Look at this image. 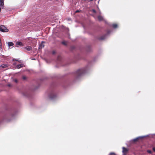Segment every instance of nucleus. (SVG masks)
Returning <instances> with one entry per match:
<instances>
[{
	"label": "nucleus",
	"instance_id": "25",
	"mask_svg": "<svg viewBox=\"0 0 155 155\" xmlns=\"http://www.w3.org/2000/svg\"><path fill=\"white\" fill-rule=\"evenodd\" d=\"M153 151H154V152H155V147H153Z\"/></svg>",
	"mask_w": 155,
	"mask_h": 155
},
{
	"label": "nucleus",
	"instance_id": "4",
	"mask_svg": "<svg viewBox=\"0 0 155 155\" xmlns=\"http://www.w3.org/2000/svg\"><path fill=\"white\" fill-rule=\"evenodd\" d=\"M123 153L124 155H126L127 152L128 151V150L125 147H123Z\"/></svg>",
	"mask_w": 155,
	"mask_h": 155
},
{
	"label": "nucleus",
	"instance_id": "24",
	"mask_svg": "<svg viewBox=\"0 0 155 155\" xmlns=\"http://www.w3.org/2000/svg\"><path fill=\"white\" fill-rule=\"evenodd\" d=\"M55 52L54 51H52V54H55Z\"/></svg>",
	"mask_w": 155,
	"mask_h": 155
},
{
	"label": "nucleus",
	"instance_id": "21",
	"mask_svg": "<svg viewBox=\"0 0 155 155\" xmlns=\"http://www.w3.org/2000/svg\"><path fill=\"white\" fill-rule=\"evenodd\" d=\"M13 61H18V60L17 59H13Z\"/></svg>",
	"mask_w": 155,
	"mask_h": 155
},
{
	"label": "nucleus",
	"instance_id": "7",
	"mask_svg": "<svg viewBox=\"0 0 155 155\" xmlns=\"http://www.w3.org/2000/svg\"><path fill=\"white\" fill-rule=\"evenodd\" d=\"M25 49L27 51H29L32 49V48L31 46H27L25 48Z\"/></svg>",
	"mask_w": 155,
	"mask_h": 155
},
{
	"label": "nucleus",
	"instance_id": "6",
	"mask_svg": "<svg viewBox=\"0 0 155 155\" xmlns=\"http://www.w3.org/2000/svg\"><path fill=\"white\" fill-rule=\"evenodd\" d=\"M43 42L42 41L41 43L39 45L38 48L39 49H41L44 47V45L43 44Z\"/></svg>",
	"mask_w": 155,
	"mask_h": 155
},
{
	"label": "nucleus",
	"instance_id": "30",
	"mask_svg": "<svg viewBox=\"0 0 155 155\" xmlns=\"http://www.w3.org/2000/svg\"><path fill=\"white\" fill-rule=\"evenodd\" d=\"M8 85L9 86H10V84H8Z\"/></svg>",
	"mask_w": 155,
	"mask_h": 155
},
{
	"label": "nucleus",
	"instance_id": "26",
	"mask_svg": "<svg viewBox=\"0 0 155 155\" xmlns=\"http://www.w3.org/2000/svg\"><path fill=\"white\" fill-rule=\"evenodd\" d=\"M79 12V10H77L75 11L76 13L78 12Z\"/></svg>",
	"mask_w": 155,
	"mask_h": 155
},
{
	"label": "nucleus",
	"instance_id": "28",
	"mask_svg": "<svg viewBox=\"0 0 155 155\" xmlns=\"http://www.w3.org/2000/svg\"><path fill=\"white\" fill-rule=\"evenodd\" d=\"M1 7H0V12H1Z\"/></svg>",
	"mask_w": 155,
	"mask_h": 155
},
{
	"label": "nucleus",
	"instance_id": "15",
	"mask_svg": "<svg viewBox=\"0 0 155 155\" xmlns=\"http://www.w3.org/2000/svg\"><path fill=\"white\" fill-rule=\"evenodd\" d=\"M62 43L65 45H67V42L65 41H62Z\"/></svg>",
	"mask_w": 155,
	"mask_h": 155
},
{
	"label": "nucleus",
	"instance_id": "2",
	"mask_svg": "<svg viewBox=\"0 0 155 155\" xmlns=\"http://www.w3.org/2000/svg\"><path fill=\"white\" fill-rule=\"evenodd\" d=\"M56 97V94L53 92H51L49 95V97L50 100L54 99Z\"/></svg>",
	"mask_w": 155,
	"mask_h": 155
},
{
	"label": "nucleus",
	"instance_id": "23",
	"mask_svg": "<svg viewBox=\"0 0 155 155\" xmlns=\"http://www.w3.org/2000/svg\"><path fill=\"white\" fill-rule=\"evenodd\" d=\"M14 81L15 83H17L18 82V80L16 79L14 80Z\"/></svg>",
	"mask_w": 155,
	"mask_h": 155
},
{
	"label": "nucleus",
	"instance_id": "18",
	"mask_svg": "<svg viewBox=\"0 0 155 155\" xmlns=\"http://www.w3.org/2000/svg\"><path fill=\"white\" fill-rule=\"evenodd\" d=\"M105 38V37L104 36H103L101 37L100 38V39L101 40H103Z\"/></svg>",
	"mask_w": 155,
	"mask_h": 155
},
{
	"label": "nucleus",
	"instance_id": "3",
	"mask_svg": "<svg viewBox=\"0 0 155 155\" xmlns=\"http://www.w3.org/2000/svg\"><path fill=\"white\" fill-rule=\"evenodd\" d=\"M8 30L4 25L0 26V31L3 32H7Z\"/></svg>",
	"mask_w": 155,
	"mask_h": 155
},
{
	"label": "nucleus",
	"instance_id": "20",
	"mask_svg": "<svg viewBox=\"0 0 155 155\" xmlns=\"http://www.w3.org/2000/svg\"><path fill=\"white\" fill-rule=\"evenodd\" d=\"M2 44L1 43V40L0 39V48H1L2 47Z\"/></svg>",
	"mask_w": 155,
	"mask_h": 155
},
{
	"label": "nucleus",
	"instance_id": "29",
	"mask_svg": "<svg viewBox=\"0 0 155 155\" xmlns=\"http://www.w3.org/2000/svg\"><path fill=\"white\" fill-rule=\"evenodd\" d=\"M93 0H90V1H93Z\"/></svg>",
	"mask_w": 155,
	"mask_h": 155
},
{
	"label": "nucleus",
	"instance_id": "16",
	"mask_svg": "<svg viewBox=\"0 0 155 155\" xmlns=\"http://www.w3.org/2000/svg\"><path fill=\"white\" fill-rule=\"evenodd\" d=\"M147 152L149 153H151L152 152L151 150H147Z\"/></svg>",
	"mask_w": 155,
	"mask_h": 155
},
{
	"label": "nucleus",
	"instance_id": "1",
	"mask_svg": "<svg viewBox=\"0 0 155 155\" xmlns=\"http://www.w3.org/2000/svg\"><path fill=\"white\" fill-rule=\"evenodd\" d=\"M85 72L84 69H80L77 71L76 74L78 77L81 76Z\"/></svg>",
	"mask_w": 155,
	"mask_h": 155
},
{
	"label": "nucleus",
	"instance_id": "13",
	"mask_svg": "<svg viewBox=\"0 0 155 155\" xmlns=\"http://www.w3.org/2000/svg\"><path fill=\"white\" fill-rule=\"evenodd\" d=\"M1 66L3 68H5L6 67H7L8 66L7 64H5V65H4V64H3V65H2Z\"/></svg>",
	"mask_w": 155,
	"mask_h": 155
},
{
	"label": "nucleus",
	"instance_id": "14",
	"mask_svg": "<svg viewBox=\"0 0 155 155\" xmlns=\"http://www.w3.org/2000/svg\"><path fill=\"white\" fill-rule=\"evenodd\" d=\"M139 139V138H137L135 139H134L133 140V141L134 142H136Z\"/></svg>",
	"mask_w": 155,
	"mask_h": 155
},
{
	"label": "nucleus",
	"instance_id": "8",
	"mask_svg": "<svg viewBox=\"0 0 155 155\" xmlns=\"http://www.w3.org/2000/svg\"><path fill=\"white\" fill-rule=\"evenodd\" d=\"M16 45H19L20 46H23V44L21 42L17 41L16 43Z\"/></svg>",
	"mask_w": 155,
	"mask_h": 155
},
{
	"label": "nucleus",
	"instance_id": "9",
	"mask_svg": "<svg viewBox=\"0 0 155 155\" xmlns=\"http://www.w3.org/2000/svg\"><path fill=\"white\" fill-rule=\"evenodd\" d=\"M23 64H19V65H17L16 66V68L17 69H19L20 68H21L22 67H23Z\"/></svg>",
	"mask_w": 155,
	"mask_h": 155
},
{
	"label": "nucleus",
	"instance_id": "11",
	"mask_svg": "<svg viewBox=\"0 0 155 155\" xmlns=\"http://www.w3.org/2000/svg\"><path fill=\"white\" fill-rule=\"evenodd\" d=\"M14 45V44L12 42H8V45L9 46H12Z\"/></svg>",
	"mask_w": 155,
	"mask_h": 155
},
{
	"label": "nucleus",
	"instance_id": "12",
	"mask_svg": "<svg viewBox=\"0 0 155 155\" xmlns=\"http://www.w3.org/2000/svg\"><path fill=\"white\" fill-rule=\"evenodd\" d=\"M112 27L114 28H117V25L116 24H113L112 25Z\"/></svg>",
	"mask_w": 155,
	"mask_h": 155
},
{
	"label": "nucleus",
	"instance_id": "10",
	"mask_svg": "<svg viewBox=\"0 0 155 155\" xmlns=\"http://www.w3.org/2000/svg\"><path fill=\"white\" fill-rule=\"evenodd\" d=\"M98 19L99 21H101L103 20V17L101 16H98Z\"/></svg>",
	"mask_w": 155,
	"mask_h": 155
},
{
	"label": "nucleus",
	"instance_id": "22",
	"mask_svg": "<svg viewBox=\"0 0 155 155\" xmlns=\"http://www.w3.org/2000/svg\"><path fill=\"white\" fill-rule=\"evenodd\" d=\"M92 11L94 13H95L96 12L95 10L94 9H92Z\"/></svg>",
	"mask_w": 155,
	"mask_h": 155
},
{
	"label": "nucleus",
	"instance_id": "19",
	"mask_svg": "<svg viewBox=\"0 0 155 155\" xmlns=\"http://www.w3.org/2000/svg\"><path fill=\"white\" fill-rule=\"evenodd\" d=\"M115 155V153H110L109 154V155Z\"/></svg>",
	"mask_w": 155,
	"mask_h": 155
},
{
	"label": "nucleus",
	"instance_id": "5",
	"mask_svg": "<svg viewBox=\"0 0 155 155\" xmlns=\"http://www.w3.org/2000/svg\"><path fill=\"white\" fill-rule=\"evenodd\" d=\"M4 6V0H0V7L3 8Z\"/></svg>",
	"mask_w": 155,
	"mask_h": 155
},
{
	"label": "nucleus",
	"instance_id": "17",
	"mask_svg": "<svg viewBox=\"0 0 155 155\" xmlns=\"http://www.w3.org/2000/svg\"><path fill=\"white\" fill-rule=\"evenodd\" d=\"M22 79L24 80H26V77L25 76H23V77H22Z\"/></svg>",
	"mask_w": 155,
	"mask_h": 155
},
{
	"label": "nucleus",
	"instance_id": "27",
	"mask_svg": "<svg viewBox=\"0 0 155 155\" xmlns=\"http://www.w3.org/2000/svg\"><path fill=\"white\" fill-rule=\"evenodd\" d=\"M13 65H16V63H14V64H13Z\"/></svg>",
	"mask_w": 155,
	"mask_h": 155
}]
</instances>
